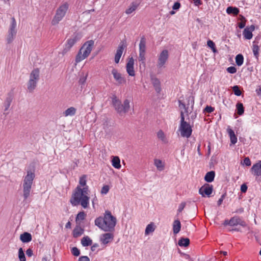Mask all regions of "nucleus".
Returning <instances> with one entry per match:
<instances>
[{"instance_id":"nucleus-1","label":"nucleus","mask_w":261,"mask_h":261,"mask_svg":"<svg viewBox=\"0 0 261 261\" xmlns=\"http://www.w3.org/2000/svg\"><path fill=\"white\" fill-rule=\"evenodd\" d=\"M117 219L113 216L111 212L106 211L104 217H99L95 220V225L105 231L112 232L115 229Z\"/></svg>"},{"instance_id":"nucleus-2","label":"nucleus","mask_w":261,"mask_h":261,"mask_svg":"<svg viewBox=\"0 0 261 261\" xmlns=\"http://www.w3.org/2000/svg\"><path fill=\"white\" fill-rule=\"evenodd\" d=\"M89 199L90 197L84 194L81 190V187L77 186L72 195L70 202L74 206L80 204L83 208H86L88 206Z\"/></svg>"},{"instance_id":"nucleus-3","label":"nucleus","mask_w":261,"mask_h":261,"mask_svg":"<svg viewBox=\"0 0 261 261\" xmlns=\"http://www.w3.org/2000/svg\"><path fill=\"white\" fill-rule=\"evenodd\" d=\"M35 174L31 170L27 171V175L24 177L22 184L23 200H27L30 195L32 186Z\"/></svg>"},{"instance_id":"nucleus-4","label":"nucleus","mask_w":261,"mask_h":261,"mask_svg":"<svg viewBox=\"0 0 261 261\" xmlns=\"http://www.w3.org/2000/svg\"><path fill=\"white\" fill-rule=\"evenodd\" d=\"M112 103L115 111L120 116L124 115L130 108L129 100L128 99H125L123 103H122L121 100L116 95H113L112 97Z\"/></svg>"},{"instance_id":"nucleus-5","label":"nucleus","mask_w":261,"mask_h":261,"mask_svg":"<svg viewBox=\"0 0 261 261\" xmlns=\"http://www.w3.org/2000/svg\"><path fill=\"white\" fill-rule=\"evenodd\" d=\"M94 45V41H87L80 48L75 57V65L88 57L91 53Z\"/></svg>"},{"instance_id":"nucleus-6","label":"nucleus","mask_w":261,"mask_h":261,"mask_svg":"<svg viewBox=\"0 0 261 261\" xmlns=\"http://www.w3.org/2000/svg\"><path fill=\"white\" fill-rule=\"evenodd\" d=\"M40 79V71L38 68H36L32 71L30 74L29 80L27 84V88L31 93L33 92Z\"/></svg>"},{"instance_id":"nucleus-7","label":"nucleus","mask_w":261,"mask_h":261,"mask_svg":"<svg viewBox=\"0 0 261 261\" xmlns=\"http://www.w3.org/2000/svg\"><path fill=\"white\" fill-rule=\"evenodd\" d=\"M68 4L64 3L57 9L56 14L51 21L53 25L57 24L63 18L68 9Z\"/></svg>"},{"instance_id":"nucleus-8","label":"nucleus","mask_w":261,"mask_h":261,"mask_svg":"<svg viewBox=\"0 0 261 261\" xmlns=\"http://www.w3.org/2000/svg\"><path fill=\"white\" fill-rule=\"evenodd\" d=\"M17 32V22L14 17L11 19L10 24L9 27L6 41L10 44L13 42Z\"/></svg>"},{"instance_id":"nucleus-9","label":"nucleus","mask_w":261,"mask_h":261,"mask_svg":"<svg viewBox=\"0 0 261 261\" xmlns=\"http://www.w3.org/2000/svg\"><path fill=\"white\" fill-rule=\"evenodd\" d=\"M179 130L182 137L187 138L191 136L192 133V127L188 122L180 123Z\"/></svg>"},{"instance_id":"nucleus-10","label":"nucleus","mask_w":261,"mask_h":261,"mask_svg":"<svg viewBox=\"0 0 261 261\" xmlns=\"http://www.w3.org/2000/svg\"><path fill=\"white\" fill-rule=\"evenodd\" d=\"M213 190V186L208 184H205L199 190V193L202 197L207 196L209 197L212 193Z\"/></svg>"},{"instance_id":"nucleus-11","label":"nucleus","mask_w":261,"mask_h":261,"mask_svg":"<svg viewBox=\"0 0 261 261\" xmlns=\"http://www.w3.org/2000/svg\"><path fill=\"white\" fill-rule=\"evenodd\" d=\"M169 57L168 51L166 49L163 50L160 54L158 60L157 67L158 68H162L167 61Z\"/></svg>"},{"instance_id":"nucleus-12","label":"nucleus","mask_w":261,"mask_h":261,"mask_svg":"<svg viewBox=\"0 0 261 261\" xmlns=\"http://www.w3.org/2000/svg\"><path fill=\"white\" fill-rule=\"evenodd\" d=\"M77 39L76 36L68 39L64 45V47L62 50V54L64 56L67 54L71 49V48L77 42Z\"/></svg>"},{"instance_id":"nucleus-13","label":"nucleus","mask_w":261,"mask_h":261,"mask_svg":"<svg viewBox=\"0 0 261 261\" xmlns=\"http://www.w3.org/2000/svg\"><path fill=\"white\" fill-rule=\"evenodd\" d=\"M112 74L118 84L121 85L125 83L126 80L125 77H123L120 73L118 72L116 69L113 68L112 69Z\"/></svg>"},{"instance_id":"nucleus-14","label":"nucleus","mask_w":261,"mask_h":261,"mask_svg":"<svg viewBox=\"0 0 261 261\" xmlns=\"http://www.w3.org/2000/svg\"><path fill=\"white\" fill-rule=\"evenodd\" d=\"M126 47L123 42H121L117 49L116 53L115 55L114 61L116 64L119 62L120 59L122 55L124 48Z\"/></svg>"},{"instance_id":"nucleus-15","label":"nucleus","mask_w":261,"mask_h":261,"mask_svg":"<svg viewBox=\"0 0 261 261\" xmlns=\"http://www.w3.org/2000/svg\"><path fill=\"white\" fill-rule=\"evenodd\" d=\"M252 174L255 176H261V161L253 164L250 169Z\"/></svg>"},{"instance_id":"nucleus-16","label":"nucleus","mask_w":261,"mask_h":261,"mask_svg":"<svg viewBox=\"0 0 261 261\" xmlns=\"http://www.w3.org/2000/svg\"><path fill=\"white\" fill-rule=\"evenodd\" d=\"M134 65V60L133 58H129L126 66V71L129 76H134L135 75Z\"/></svg>"},{"instance_id":"nucleus-17","label":"nucleus","mask_w":261,"mask_h":261,"mask_svg":"<svg viewBox=\"0 0 261 261\" xmlns=\"http://www.w3.org/2000/svg\"><path fill=\"white\" fill-rule=\"evenodd\" d=\"M13 97L12 94L8 93L3 103L4 108V114L7 115L8 113H6L8 110L13 100Z\"/></svg>"},{"instance_id":"nucleus-18","label":"nucleus","mask_w":261,"mask_h":261,"mask_svg":"<svg viewBox=\"0 0 261 261\" xmlns=\"http://www.w3.org/2000/svg\"><path fill=\"white\" fill-rule=\"evenodd\" d=\"M254 25H251L249 28H246L244 30L243 34L245 39L250 40L252 38L253 35L252 32L254 30Z\"/></svg>"},{"instance_id":"nucleus-19","label":"nucleus","mask_w":261,"mask_h":261,"mask_svg":"<svg viewBox=\"0 0 261 261\" xmlns=\"http://www.w3.org/2000/svg\"><path fill=\"white\" fill-rule=\"evenodd\" d=\"M114 236L111 233H106L102 234L100 237V241L103 244L109 243L113 239Z\"/></svg>"},{"instance_id":"nucleus-20","label":"nucleus","mask_w":261,"mask_h":261,"mask_svg":"<svg viewBox=\"0 0 261 261\" xmlns=\"http://www.w3.org/2000/svg\"><path fill=\"white\" fill-rule=\"evenodd\" d=\"M32 239V235L30 233L24 232L20 236V240L23 243H26L31 241Z\"/></svg>"},{"instance_id":"nucleus-21","label":"nucleus","mask_w":261,"mask_h":261,"mask_svg":"<svg viewBox=\"0 0 261 261\" xmlns=\"http://www.w3.org/2000/svg\"><path fill=\"white\" fill-rule=\"evenodd\" d=\"M151 81L155 91L158 93H159L161 91V83L160 80L156 77H153L151 79Z\"/></svg>"},{"instance_id":"nucleus-22","label":"nucleus","mask_w":261,"mask_h":261,"mask_svg":"<svg viewBox=\"0 0 261 261\" xmlns=\"http://www.w3.org/2000/svg\"><path fill=\"white\" fill-rule=\"evenodd\" d=\"M139 5V3L137 2H132L129 7L126 9L125 13L126 14H130L137 9Z\"/></svg>"},{"instance_id":"nucleus-23","label":"nucleus","mask_w":261,"mask_h":261,"mask_svg":"<svg viewBox=\"0 0 261 261\" xmlns=\"http://www.w3.org/2000/svg\"><path fill=\"white\" fill-rule=\"evenodd\" d=\"M181 228V224L179 220H175L173 224V231L174 234L178 233Z\"/></svg>"},{"instance_id":"nucleus-24","label":"nucleus","mask_w":261,"mask_h":261,"mask_svg":"<svg viewBox=\"0 0 261 261\" xmlns=\"http://www.w3.org/2000/svg\"><path fill=\"white\" fill-rule=\"evenodd\" d=\"M215 172L214 171H211L206 173L204 176V180L207 182H212L215 178Z\"/></svg>"},{"instance_id":"nucleus-25","label":"nucleus","mask_w":261,"mask_h":261,"mask_svg":"<svg viewBox=\"0 0 261 261\" xmlns=\"http://www.w3.org/2000/svg\"><path fill=\"white\" fill-rule=\"evenodd\" d=\"M146 50V39L144 36L141 38L139 43V52L145 53Z\"/></svg>"},{"instance_id":"nucleus-26","label":"nucleus","mask_w":261,"mask_h":261,"mask_svg":"<svg viewBox=\"0 0 261 261\" xmlns=\"http://www.w3.org/2000/svg\"><path fill=\"white\" fill-rule=\"evenodd\" d=\"M227 132L230 137V142L232 144H235L237 142V138L234 134L233 130L230 128L227 129Z\"/></svg>"},{"instance_id":"nucleus-27","label":"nucleus","mask_w":261,"mask_h":261,"mask_svg":"<svg viewBox=\"0 0 261 261\" xmlns=\"http://www.w3.org/2000/svg\"><path fill=\"white\" fill-rule=\"evenodd\" d=\"M239 9L237 7L229 6L226 9V12L228 14H233L237 15L239 13Z\"/></svg>"},{"instance_id":"nucleus-28","label":"nucleus","mask_w":261,"mask_h":261,"mask_svg":"<svg viewBox=\"0 0 261 261\" xmlns=\"http://www.w3.org/2000/svg\"><path fill=\"white\" fill-rule=\"evenodd\" d=\"M112 163L113 166L116 169H120L121 168L120 160L118 156H113Z\"/></svg>"},{"instance_id":"nucleus-29","label":"nucleus","mask_w":261,"mask_h":261,"mask_svg":"<svg viewBox=\"0 0 261 261\" xmlns=\"http://www.w3.org/2000/svg\"><path fill=\"white\" fill-rule=\"evenodd\" d=\"M178 244L180 247H188L190 244V240L188 238H181L179 240Z\"/></svg>"},{"instance_id":"nucleus-30","label":"nucleus","mask_w":261,"mask_h":261,"mask_svg":"<svg viewBox=\"0 0 261 261\" xmlns=\"http://www.w3.org/2000/svg\"><path fill=\"white\" fill-rule=\"evenodd\" d=\"M92 240L88 236L84 237L81 240V244L84 247L90 246L92 245Z\"/></svg>"},{"instance_id":"nucleus-31","label":"nucleus","mask_w":261,"mask_h":261,"mask_svg":"<svg viewBox=\"0 0 261 261\" xmlns=\"http://www.w3.org/2000/svg\"><path fill=\"white\" fill-rule=\"evenodd\" d=\"M83 232V229L81 227H76L73 230V236L74 238H77L81 236Z\"/></svg>"},{"instance_id":"nucleus-32","label":"nucleus","mask_w":261,"mask_h":261,"mask_svg":"<svg viewBox=\"0 0 261 261\" xmlns=\"http://www.w3.org/2000/svg\"><path fill=\"white\" fill-rule=\"evenodd\" d=\"M76 112V109L74 107H70L68 108L64 112V115L65 116H73Z\"/></svg>"},{"instance_id":"nucleus-33","label":"nucleus","mask_w":261,"mask_h":261,"mask_svg":"<svg viewBox=\"0 0 261 261\" xmlns=\"http://www.w3.org/2000/svg\"><path fill=\"white\" fill-rule=\"evenodd\" d=\"M154 165L156 167L157 169L159 171H162L164 169V166L162 163V162L160 160L155 159L154 161Z\"/></svg>"},{"instance_id":"nucleus-34","label":"nucleus","mask_w":261,"mask_h":261,"mask_svg":"<svg viewBox=\"0 0 261 261\" xmlns=\"http://www.w3.org/2000/svg\"><path fill=\"white\" fill-rule=\"evenodd\" d=\"M235 59H236V64L238 66H240L243 64L244 57L242 54H240L237 55Z\"/></svg>"},{"instance_id":"nucleus-35","label":"nucleus","mask_w":261,"mask_h":261,"mask_svg":"<svg viewBox=\"0 0 261 261\" xmlns=\"http://www.w3.org/2000/svg\"><path fill=\"white\" fill-rule=\"evenodd\" d=\"M154 230H155V227H154V224H153V223L151 222L150 224H149L148 225H147V226H146L145 231V234H148L149 233L154 231Z\"/></svg>"},{"instance_id":"nucleus-36","label":"nucleus","mask_w":261,"mask_h":261,"mask_svg":"<svg viewBox=\"0 0 261 261\" xmlns=\"http://www.w3.org/2000/svg\"><path fill=\"white\" fill-rule=\"evenodd\" d=\"M237 113L239 115H242L244 112V108L243 105L241 102H238L237 105Z\"/></svg>"},{"instance_id":"nucleus-37","label":"nucleus","mask_w":261,"mask_h":261,"mask_svg":"<svg viewBox=\"0 0 261 261\" xmlns=\"http://www.w3.org/2000/svg\"><path fill=\"white\" fill-rule=\"evenodd\" d=\"M259 47L258 45L253 44L252 46V51L254 54V56L255 58L258 59L259 56Z\"/></svg>"},{"instance_id":"nucleus-38","label":"nucleus","mask_w":261,"mask_h":261,"mask_svg":"<svg viewBox=\"0 0 261 261\" xmlns=\"http://www.w3.org/2000/svg\"><path fill=\"white\" fill-rule=\"evenodd\" d=\"M18 258L20 261H26L25 254L22 248L18 249Z\"/></svg>"},{"instance_id":"nucleus-39","label":"nucleus","mask_w":261,"mask_h":261,"mask_svg":"<svg viewBox=\"0 0 261 261\" xmlns=\"http://www.w3.org/2000/svg\"><path fill=\"white\" fill-rule=\"evenodd\" d=\"M187 106L189 107L190 105L191 106L192 110L193 109L194 105V98L193 96H189L187 98Z\"/></svg>"},{"instance_id":"nucleus-40","label":"nucleus","mask_w":261,"mask_h":261,"mask_svg":"<svg viewBox=\"0 0 261 261\" xmlns=\"http://www.w3.org/2000/svg\"><path fill=\"white\" fill-rule=\"evenodd\" d=\"M239 222V217L234 216L230 219V226H234L238 225Z\"/></svg>"},{"instance_id":"nucleus-41","label":"nucleus","mask_w":261,"mask_h":261,"mask_svg":"<svg viewBox=\"0 0 261 261\" xmlns=\"http://www.w3.org/2000/svg\"><path fill=\"white\" fill-rule=\"evenodd\" d=\"M86 178H87V176L86 175H83L80 177V180H79V184L80 185V187H85L86 186H87L86 185V182H87Z\"/></svg>"},{"instance_id":"nucleus-42","label":"nucleus","mask_w":261,"mask_h":261,"mask_svg":"<svg viewBox=\"0 0 261 261\" xmlns=\"http://www.w3.org/2000/svg\"><path fill=\"white\" fill-rule=\"evenodd\" d=\"M207 45L209 47H210L212 49L213 52L216 53L217 51L215 47V44L213 41L211 40H208L207 42Z\"/></svg>"},{"instance_id":"nucleus-43","label":"nucleus","mask_w":261,"mask_h":261,"mask_svg":"<svg viewBox=\"0 0 261 261\" xmlns=\"http://www.w3.org/2000/svg\"><path fill=\"white\" fill-rule=\"evenodd\" d=\"M157 136L159 139H161L163 142H166L165 136L164 132L160 130L157 133Z\"/></svg>"},{"instance_id":"nucleus-44","label":"nucleus","mask_w":261,"mask_h":261,"mask_svg":"<svg viewBox=\"0 0 261 261\" xmlns=\"http://www.w3.org/2000/svg\"><path fill=\"white\" fill-rule=\"evenodd\" d=\"M179 102V107L180 109H184L185 110V113H188V107L187 106V105L182 102L181 100H178Z\"/></svg>"},{"instance_id":"nucleus-45","label":"nucleus","mask_w":261,"mask_h":261,"mask_svg":"<svg viewBox=\"0 0 261 261\" xmlns=\"http://www.w3.org/2000/svg\"><path fill=\"white\" fill-rule=\"evenodd\" d=\"M145 53L139 52V60L140 62H141V63L144 66L145 65Z\"/></svg>"},{"instance_id":"nucleus-46","label":"nucleus","mask_w":261,"mask_h":261,"mask_svg":"<svg viewBox=\"0 0 261 261\" xmlns=\"http://www.w3.org/2000/svg\"><path fill=\"white\" fill-rule=\"evenodd\" d=\"M232 90L234 92V94L236 96H239L242 94V92H241V90H240V88L238 86H234L232 87Z\"/></svg>"},{"instance_id":"nucleus-47","label":"nucleus","mask_w":261,"mask_h":261,"mask_svg":"<svg viewBox=\"0 0 261 261\" xmlns=\"http://www.w3.org/2000/svg\"><path fill=\"white\" fill-rule=\"evenodd\" d=\"M86 216V214L84 212H80L78 213L76 217V221H77L79 220H83Z\"/></svg>"},{"instance_id":"nucleus-48","label":"nucleus","mask_w":261,"mask_h":261,"mask_svg":"<svg viewBox=\"0 0 261 261\" xmlns=\"http://www.w3.org/2000/svg\"><path fill=\"white\" fill-rule=\"evenodd\" d=\"M71 251L72 254L75 256H78L80 254V250L76 247H73Z\"/></svg>"},{"instance_id":"nucleus-49","label":"nucleus","mask_w":261,"mask_h":261,"mask_svg":"<svg viewBox=\"0 0 261 261\" xmlns=\"http://www.w3.org/2000/svg\"><path fill=\"white\" fill-rule=\"evenodd\" d=\"M241 164L243 165H245L247 166H250L251 164V161L248 157L245 158L243 162H241Z\"/></svg>"},{"instance_id":"nucleus-50","label":"nucleus","mask_w":261,"mask_h":261,"mask_svg":"<svg viewBox=\"0 0 261 261\" xmlns=\"http://www.w3.org/2000/svg\"><path fill=\"white\" fill-rule=\"evenodd\" d=\"M109 186L108 185H105L101 190V193L102 194H107L109 192Z\"/></svg>"},{"instance_id":"nucleus-51","label":"nucleus","mask_w":261,"mask_h":261,"mask_svg":"<svg viewBox=\"0 0 261 261\" xmlns=\"http://www.w3.org/2000/svg\"><path fill=\"white\" fill-rule=\"evenodd\" d=\"M227 71L230 73L233 74L237 72V69L234 66H230L227 68Z\"/></svg>"},{"instance_id":"nucleus-52","label":"nucleus","mask_w":261,"mask_h":261,"mask_svg":"<svg viewBox=\"0 0 261 261\" xmlns=\"http://www.w3.org/2000/svg\"><path fill=\"white\" fill-rule=\"evenodd\" d=\"M81 190L86 195H88V196L89 195V187L88 186H86L85 187H83V188H82L81 187Z\"/></svg>"},{"instance_id":"nucleus-53","label":"nucleus","mask_w":261,"mask_h":261,"mask_svg":"<svg viewBox=\"0 0 261 261\" xmlns=\"http://www.w3.org/2000/svg\"><path fill=\"white\" fill-rule=\"evenodd\" d=\"M214 110H215L214 108H213L211 106H207L204 110V112L207 113H211L212 112H213L214 111Z\"/></svg>"},{"instance_id":"nucleus-54","label":"nucleus","mask_w":261,"mask_h":261,"mask_svg":"<svg viewBox=\"0 0 261 261\" xmlns=\"http://www.w3.org/2000/svg\"><path fill=\"white\" fill-rule=\"evenodd\" d=\"M186 205V203L185 202H181L179 205V207H178V213H180L182 212V211L184 210V208H185V206Z\"/></svg>"},{"instance_id":"nucleus-55","label":"nucleus","mask_w":261,"mask_h":261,"mask_svg":"<svg viewBox=\"0 0 261 261\" xmlns=\"http://www.w3.org/2000/svg\"><path fill=\"white\" fill-rule=\"evenodd\" d=\"M88 74H87L86 75H83L82 77H81L79 80V83L81 85H83L86 82V81L87 80Z\"/></svg>"},{"instance_id":"nucleus-56","label":"nucleus","mask_w":261,"mask_h":261,"mask_svg":"<svg viewBox=\"0 0 261 261\" xmlns=\"http://www.w3.org/2000/svg\"><path fill=\"white\" fill-rule=\"evenodd\" d=\"M180 7V3L178 2H175L174 4V5H173V6L172 7V9L173 10H178Z\"/></svg>"},{"instance_id":"nucleus-57","label":"nucleus","mask_w":261,"mask_h":261,"mask_svg":"<svg viewBox=\"0 0 261 261\" xmlns=\"http://www.w3.org/2000/svg\"><path fill=\"white\" fill-rule=\"evenodd\" d=\"M225 196H226V193L223 194L221 196V198L218 200V202H217L218 206H220L222 204L224 199L225 197Z\"/></svg>"},{"instance_id":"nucleus-58","label":"nucleus","mask_w":261,"mask_h":261,"mask_svg":"<svg viewBox=\"0 0 261 261\" xmlns=\"http://www.w3.org/2000/svg\"><path fill=\"white\" fill-rule=\"evenodd\" d=\"M187 122L185 120L184 112L183 111L180 112V123Z\"/></svg>"},{"instance_id":"nucleus-59","label":"nucleus","mask_w":261,"mask_h":261,"mask_svg":"<svg viewBox=\"0 0 261 261\" xmlns=\"http://www.w3.org/2000/svg\"><path fill=\"white\" fill-rule=\"evenodd\" d=\"M247 190V186L245 184H243L241 186V191L243 193H245Z\"/></svg>"},{"instance_id":"nucleus-60","label":"nucleus","mask_w":261,"mask_h":261,"mask_svg":"<svg viewBox=\"0 0 261 261\" xmlns=\"http://www.w3.org/2000/svg\"><path fill=\"white\" fill-rule=\"evenodd\" d=\"M79 261H90V259L87 256H82L79 258Z\"/></svg>"},{"instance_id":"nucleus-61","label":"nucleus","mask_w":261,"mask_h":261,"mask_svg":"<svg viewBox=\"0 0 261 261\" xmlns=\"http://www.w3.org/2000/svg\"><path fill=\"white\" fill-rule=\"evenodd\" d=\"M26 254L29 257H31L33 255V250L31 248H29L26 251Z\"/></svg>"},{"instance_id":"nucleus-62","label":"nucleus","mask_w":261,"mask_h":261,"mask_svg":"<svg viewBox=\"0 0 261 261\" xmlns=\"http://www.w3.org/2000/svg\"><path fill=\"white\" fill-rule=\"evenodd\" d=\"M239 222L238 225H240L241 226H242L243 227H245L246 226V222L240 219V218L239 217Z\"/></svg>"},{"instance_id":"nucleus-63","label":"nucleus","mask_w":261,"mask_h":261,"mask_svg":"<svg viewBox=\"0 0 261 261\" xmlns=\"http://www.w3.org/2000/svg\"><path fill=\"white\" fill-rule=\"evenodd\" d=\"M245 24L246 21H241V22L238 23V27L240 29H243L245 27Z\"/></svg>"},{"instance_id":"nucleus-64","label":"nucleus","mask_w":261,"mask_h":261,"mask_svg":"<svg viewBox=\"0 0 261 261\" xmlns=\"http://www.w3.org/2000/svg\"><path fill=\"white\" fill-rule=\"evenodd\" d=\"M99 246L98 244L97 243H95L92 245L91 247V249L92 251H94Z\"/></svg>"}]
</instances>
